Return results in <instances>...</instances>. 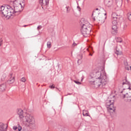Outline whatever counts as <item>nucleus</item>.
I'll return each mask as SVG.
<instances>
[{"label":"nucleus","instance_id":"1","mask_svg":"<svg viewBox=\"0 0 131 131\" xmlns=\"http://www.w3.org/2000/svg\"><path fill=\"white\" fill-rule=\"evenodd\" d=\"M96 78V80H90V84L95 89H106L108 79L104 69H99L98 72H93L91 73L90 79Z\"/></svg>","mask_w":131,"mask_h":131},{"label":"nucleus","instance_id":"2","mask_svg":"<svg viewBox=\"0 0 131 131\" xmlns=\"http://www.w3.org/2000/svg\"><path fill=\"white\" fill-rule=\"evenodd\" d=\"M17 114L19 117V119L25 125V126L29 127L34 126V117L31 114H27L26 116H24V112L23 110L21 108H18L17 110Z\"/></svg>","mask_w":131,"mask_h":131},{"label":"nucleus","instance_id":"3","mask_svg":"<svg viewBox=\"0 0 131 131\" xmlns=\"http://www.w3.org/2000/svg\"><path fill=\"white\" fill-rule=\"evenodd\" d=\"M15 13H17L15 7H11L10 5H7L6 7L2 6L0 8V14H1L2 17L10 18Z\"/></svg>","mask_w":131,"mask_h":131},{"label":"nucleus","instance_id":"4","mask_svg":"<svg viewBox=\"0 0 131 131\" xmlns=\"http://www.w3.org/2000/svg\"><path fill=\"white\" fill-rule=\"evenodd\" d=\"M121 18V16L117 15L116 13H113L112 14V27L111 30V33L113 35H116V34L118 33L117 23L119 19Z\"/></svg>","mask_w":131,"mask_h":131},{"label":"nucleus","instance_id":"5","mask_svg":"<svg viewBox=\"0 0 131 131\" xmlns=\"http://www.w3.org/2000/svg\"><path fill=\"white\" fill-rule=\"evenodd\" d=\"M1 81H7V83L11 84L15 82V77H13V73H10L7 78V74H3L1 77Z\"/></svg>","mask_w":131,"mask_h":131},{"label":"nucleus","instance_id":"6","mask_svg":"<svg viewBox=\"0 0 131 131\" xmlns=\"http://www.w3.org/2000/svg\"><path fill=\"white\" fill-rule=\"evenodd\" d=\"M91 31H92V28L90 27L89 24H83L81 29V32L85 37H87V36L91 33Z\"/></svg>","mask_w":131,"mask_h":131},{"label":"nucleus","instance_id":"7","mask_svg":"<svg viewBox=\"0 0 131 131\" xmlns=\"http://www.w3.org/2000/svg\"><path fill=\"white\" fill-rule=\"evenodd\" d=\"M106 106L108 110H112L113 112H115L116 108L114 107V103H111V100H110L109 102H106Z\"/></svg>","mask_w":131,"mask_h":131},{"label":"nucleus","instance_id":"8","mask_svg":"<svg viewBox=\"0 0 131 131\" xmlns=\"http://www.w3.org/2000/svg\"><path fill=\"white\" fill-rule=\"evenodd\" d=\"M50 0H39V3L40 6L42 7V9H43V6H49V3Z\"/></svg>","mask_w":131,"mask_h":131},{"label":"nucleus","instance_id":"9","mask_svg":"<svg viewBox=\"0 0 131 131\" xmlns=\"http://www.w3.org/2000/svg\"><path fill=\"white\" fill-rule=\"evenodd\" d=\"M100 13L99 11H96V10H94L92 15V20L93 21H96V19L98 18V17H99Z\"/></svg>","mask_w":131,"mask_h":131},{"label":"nucleus","instance_id":"10","mask_svg":"<svg viewBox=\"0 0 131 131\" xmlns=\"http://www.w3.org/2000/svg\"><path fill=\"white\" fill-rule=\"evenodd\" d=\"M104 3L106 7L110 8V7H112V5H113V0H105Z\"/></svg>","mask_w":131,"mask_h":131},{"label":"nucleus","instance_id":"11","mask_svg":"<svg viewBox=\"0 0 131 131\" xmlns=\"http://www.w3.org/2000/svg\"><path fill=\"white\" fill-rule=\"evenodd\" d=\"M7 89V84L6 83H3L0 85V92H5Z\"/></svg>","mask_w":131,"mask_h":131},{"label":"nucleus","instance_id":"12","mask_svg":"<svg viewBox=\"0 0 131 131\" xmlns=\"http://www.w3.org/2000/svg\"><path fill=\"white\" fill-rule=\"evenodd\" d=\"M122 84L123 85H124V84H126L127 85H128V88H127V90H129L130 89V83L127 81L126 78L125 80H123Z\"/></svg>","mask_w":131,"mask_h":131},{"label":"nucleus","instance_id":"13","mask_svg":"<svg viewBox=\"0 0 131 131\" xmlns=\"http://www.w3.org/2000/svg\"><path fill=\"white\" fill-rule=\"evenodd\" d=\"M122 84L123 85H124V84H126L127 85H128V88H127V90H129L130 89V83L127 81L126 78L125 80H123Z\"/></svg>","mask_w":131,"mask_h":131},{"label":"nucleus","instance_id":"14","mask_svg":"<svg viewBox=\"0 0 131 131\" xmlns=\"http://www.w3.org/2000/svg\"><path fill=\"white\" fill-rule=\"evenodd\" d=\"M7 128L8 125H7L6 128H5V124H4V123H0V131H7Z\"/></svg>","mask_w":131,"mask_h":131},{"label":"nucleus","instance_id":"15","mask_svg":"<svg viewBox=\"0 0 131 131\" xmlns=\"http://www.w3.org/2000/svg\"><path fill=\"white\" fill-rule=\"evenodd\" d=\"M86 50L89 53V56H93V54L94 53V51H93V48L90 47V48L86 49Z\"/></svg>","mask_w":131,"mask_h":131},{"label":"nucleus","instance_id":"16","mask_svg":"<svg viewBox=\"0 0 131 131\" xmlns=\"http://www.w3.org/2000/svg\"><path fill=\"white\" fill-rule=\"evenodd\" d=\"M83 116H90L89 115V111L85 110H83Z\"/></svg>","mask_w":131,"mask_h":131},{"label":"nucleus","instance_id":"17","mask_svg":"<svg viewBox=\"0 0 131 131\" xmlns=\"http://www.w3.org/2000/svg\"><path fill=\"white\" fill-rule=\"evenodd\" d=\"M116 40L117 42H122V39L121 37L116 38Z\"/></svg>","mask_w":131,"mask_h":131},{"label":"nucleus","instance_id":"18","mask_svg":"<svg viewBox=\"0 0 131 131\" xmlns=\"http://www.w3.org/2000/svg\"><path fill=\"white\" fill-rule=\"evenodd\" d=\"M124 97H128V98H131V93H127L126 94L124 95Z\"/></svg>","mask_w":131,"mask_h":131},{"label":"nucleus","instance_id":"19","mask_svg":"<svg viewBox=\"0 0 131 131\" xmlns=\"http://www.w3.org/2000/svg\"><path fill=\"white\" fill-rule=\"evenodd\" d=\"M127 18L129 21H131V12H129L127 13Z\"/></svg>","mask_w":131,"mask_h":131},{"label":"nucleus","instance_id":"20","mask_svg":"<svg viewBox=\"0 0 131 131\" xmlns=\"http://www.w3.org/2000/svg\"><path fill=\"white\" fill-rule=\"evenodd\" d=\"M125 100L126 102H131V97H125Z\"/></svg>","mask_w":131,"mask_h":131},{"label":"nucleus","instance_id":"21","mask_svg":"<svg viewBox=\"0 0 131 131\" xmlns=\"http://www.w3.org/2000/svg\"><path fill=\"white\" fill-rule=\"evenodd\" d=\"M47 47H48V48H49V49L51 48L52 43L51 42V41L47 42Z\"/></svg>","mask_w":131,"mask_h":131},{"label":"nucleus","instance_id":"22","mask_svg":"<svg viewBox=\"0 0 131 131\" xmlns=\"http://www.w3.org/2000/svg\"><path fill=\"white\" fill-rule=\"evenodd\" d=\"M126 28H127V24H124L123 26V29L124 30H126Z\"/></svg>","mask_w":131,"mask_h":131},{"label":"nucleus","instance_id":"23","mask_svg":"<svg viewBox=\"0 0 131 131\" xmlns=\"http://www.w3.org/2000/svg\"><path fill=\"white\" fill-rule=\"evenodd\" d=\"M74 82L75 83H76V84H78V85L81 84V82H80L77 80H74Z\"/></svg>","mask_w":131,"mask_h":131},{"label":"nucleus","instance_id":"24","mask_svg":"<svg viewBox=\"0 0 131 131\" xmlns=\"http://www.w3.org/2000/svg\"><path fill=\"white\" fill-rule=\"evenodd\" d=\"M66 9H67V13H69V12L70 11V7L67 6L66 7Z\"/></svg>","mask_w":131,"mask_h":131},{"label":"nucleus","instance_id":"25","mask_svg":"<svg viewBox=\"0 0 131 131\" xmlns=\"http://www.w3.org/2000/svg\"><path fill=\"white\" fill-rule=\"evenodd\" d=\"M20 80L22 82H25V81H26V79H25V77H23Z\"/></svg>","mask_w":131,"mask_h":131},{"label":"nucleus","instance_id":"26","mask_svg":"<svg viewBox=\"0 0 131 131\" xmlns=\"http://www.w3.org/2000/svg\"><path fill=\"white\" fill-rule=\"evenodd\" d=\"M41 28H42V26L39 25L37 27V30L39 31Z\"/></svg>","mask_w":131,"mask_h":131},{"label":"nucleus","instance_id":"27","mask_svg":"<svg viewBox=\"0 0 131 131\" xmlns=\"http://www.w3.org/2000/svg\"><path fill=\"white\" fill-rule=\"evenodd\" d=\"M3 45V38L0 37V47Z\"/></svg>","mask_w":131,"mask_h":131},{"label":"nucleus","instance_id":"28","mask_svg":"<svg viewBox=\"0 0 131 131\" xmlns=\"http://www.w3.org/2000/svg\"><path fill=\"white\" fill-rule=\"evenodd\" d=\"M49 88H50V89H55V85H54V84H53L52 85H50Z\"/></svg>","mask_w":131,"mask_h":131},{"label":"nucleus","instance_id":"29","mask_svg":"<svg viewBox=\"0 0 131 131\" xmlns=\"http://www.w3.org/2000/svg\"><path fill=\"white\" fill-rule=\"evenodd\" d=\"M125 69L126 70L129 71V66H125Z\"/></svg>","mask_w":131,"mask_h":131},{"label":"nucleus","instance_id":"30","mask_svg":"<svg viewBox=\"0 0 131 131\" xmlns=\"http://www.w3.org/2000/svg\"><path fill=\"white\" fill-rule=\"evenodd\" d=\"M77 46V44H76L75 42H74L72 46V48H74V47H76Z\"/></svg>","mask_w":131,"mask_h":131},{"label":"nucleus","instance_id":"31","mask_svg":"<svg viewBox=\"0 0 131 131\" xmlns=\"http://www.w3.org/2000/svg\"><path fill=\"white\" fill-rule=\"evenodd\" d=\"M115 54H116L117 55H119V51H118L117 49H116V52H115Z\"/></svg>","mask_w":131,"mask_h":131},{"label":"nucleus","instance_id":"32","mask_svg":"<svg viewBox=\"0 0 131 131\" xmlns=\"http://www.w3.org/2000/svg\"><path fill=\"white\" fill-rule=\"evenodd\" d=\"M20 2H21V3H23V5H25V1H24V0H20Z\"/></svg>","mask_w":131,"mask_h":131},{"label":"nucleus","instance_id":"33","mask_svg":"<svg viewBox=\"0 0 131 131\" xmlns=\"http://www.w3.org/2000/svg\"><path fill=\"white\" fill-rule=\"evenodd\" d=\"M81 60H80V59H78V61H77V63H78V64H80V62H81Z\"/></svg>","mask_w":131,"mask_h":131},{"label":"nucleus","instance_id":"34","mask_svg":"<svg viewBox=\"0 0 131 131\" xmlns=\"http://www.w3.org/2000/svg\"><path fill=\"white\" fill-rule=\"evenodd\" d=\"M77 9H78V11H80L81 9L79 6H77Z\"/></svg>","mask_w":131,"mask_h":131},{"label":"nucleus","instance_id":"35","mask_svg":"<svg viewBox=\"0 0 131 131\" xmlns=\"http://www.w3.org/2000/svg\"><path fill=\"white\" fill-rule=\"evenodd\" d=\"M94 11H96V12H99V8H96Z\"/></svg>","mask_w":131,"mask_h":131},{"label":"nucleus","instance_id":"36","mask_svg":"<svg viewBox=\"0 0 131 131\" xmlns=\"http://www.w3.org/2000/svg\"><path fill=\"white\" fill-rule=\"evenodd\" d=\"M81 81H82V80H83V78H84V76H82L81 77Z\"/></svg>","mask_w":131,"mask_h":131},{"label":"nucleus","instance_id":"37","mask_svg":"<svg viewBox=\"0 0 131 131\" xmlns=\"http://www.w3.org/2000/svg\"><path fill=\"white\" fill-rule=\"evenodd\" d=\"M27 26H28V25H24L23 27H27Z\"/></svg>","mask_w":131,"mask_h":131},{"label":"nucleus","instance_id":"38","mask_svg":"<svg viewBox=\"0 0 131 131\" xmlns=\"http://www.w3.org/2000/svg\"><path fill=\"white\" fill-rule=\"evenodd\" d=\"M104 22H105V19H103V23H104Z\"/></svg>","mask_w":131,"mask_h":131},{"label":"nucleus","instance_id":"39","mask_svg":"<svg viewBox=\"0 0 131 131\" xmlns=\"http://www.w3.org/2000/svg\"><path fill=\"white\" fill-rule=\"evenodd\" d=\"M126 2H127V3H128V0H126Z\"/></svg>","mask_w":131,"mask_h":131},{"label":"nucleus","instance_id":"40","mask_svg":"<svg viewBox=\"0 0 131 131\" xmlns=\"http://www.w3.org/2000/svg\"><path fill=\"white\" fill-rule=\"evenodd\" d=\"M107 15V13H105L104 15L106 16Z\"/></svg>","mask_w":131,"mask_h":131},{"label":"nucleus","instance_id":"41","mask_svg":"<svg viewBox=\"0 0 131 131\" xmlns=\"http://www.w3.org/2000/svg\"><path fill=\"white\" fill-rule=\"evenodd\" d=\"M106 18H107V17H106V16H105V18H104V19H106Z\"/></svg>","mask_w":131,"mask_h":131},{"label":"nucleus","instance_id":"42","mask_svg":"<svg viewBox=\"0 0 131 131\" xmlns=\"http://www.w3.org/2000/svg\"><path fill=\"white\" fill-rule=\"evenodd\" d=\"M123 91H122V92H121V93H123Z\"/></svg>","mask_w":131,"mask_h":131},{"label":"nucleus","instance_id":"43","mask_svg":"<svg viewBox=\"0 0 131 131\" xmlns=\"http://www.w3.org/2000/svg\"><path fill=\"white\" fill-rule=\"evenodd\" d=\"M69 95H70V94H69Z\"/></svg>","mask_w":131,"mask_h":131}]
</instances>
